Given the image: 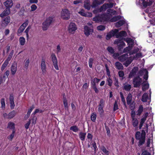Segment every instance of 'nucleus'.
<instances>
[{
    "mask_svg": "<svg viewBox=\"0 0 155 155\" xmlns=\"http://www.w3.org/2000/svg\"><path fill=\"white\" fill-rule=\"evenodd\" d=\"M113 6L112 3L109 4H104L100 8L99 12H101L102 11L106 10L107 8V6L109 7V8H112Z\"/></svg>",
    "mask_w": 155,
    "mask_h": 155,
    "instance_id": "16",
    "label": "nucleus"
},
{
    "mask_svg": "<svg viewBox=\"0 0 155 155\" xmlns=\"http://www.w3.org/2000/svg\"><path fill=\"white\" fill-rule=\"evenodd\" d=\"M110 18L108 15L105 13L98 14L93 18V21L95 22H104L108 21Z\"/></svg>",
    "mask_w": 155,
    "mask_h": 155,
    "instance_id": "2",
    "label": "nucleus"
},
{
    "mask_svg": "<svg viewBox=\"0 0 155 155\" xmlns=\"http://www.w3.org/2000/svg\"><path fill=\"white\" fill-rule=\"evenodd\" d=\"M37 120V118L35 116L33 117L31 119L32 120V124H35L36 123V120Z\"/></svg>",
    "mask_w": 155,
    "mask_h": 155,
    "instance_id": "63",
    "label": "nucleus"
},
{
    "mask_svg": "<svg viewBox=\"0 0 155 155\" xmlns=\"http://www.w3.org/2000/svg\"><path fill=\"white\" fill-rule=\"evenodd\" d=\"M144 71H146L147 73L148 71L146 69H143V70H140L138 72V74L141 75H142Z\"/></svg>",
    "mask_w": 155,
    "mask_h": 155,
    "instance_id": "61",
    "label": "nucleus"
},
{
    "mask_svg": "<svg viewBox=\"0 0 155 155\" xmlns=\"http://www.w3.org/2000/svg\"><path fill=\"white\" fill-rule=\"evenodd\" d=\"M10 20V17L9 16H8L5 18L3 20L2 24H4L5 26H7L9 23Z\"/></svg>",
    "mask_w": 155,
    "mask_h": 155,
    "instance_id": "21",
    "label": "nucleus"
},
{
    "mask_svg": "<svg viewBox=\"0 0 155 155\" xmlns=\"http://www.w3.org/2000/svg\"><path fill=\"white\" fill-rule=\"evenodd\" d=\"M118 74L119 77L122 78H123V77L124 76V71H119L118 72Z\"/></svg>",
    "mask_w": 155,
    "mask_h": 155,
    "instance_id": "60",
    "label": "nucleus"
},
{
    "mask_svg": "<svg viewBox=\"0 0 155 155\" xmlns=\"http://www.w3.org/2000/svg\"><path fill=\"white\" fill-rule=\"evenodd\" d=\"M139 69L137 67H134L130 72L128 75V78L130 79L134 77L136 74L137 72Z\"/></svg>",
    "mask_w": 155,
    "mask_h": 155,
    "instance_id": "11",
    "label": "nucleus"
},
{
    "mask_svg": "<svg viewBox=\"0 0 155 155\" xmlns=\"http://www.w3.org/2000/svg\"><path fill=\"white\" fill-rule=\"evenodd\" d=\"M105 66L106 69V71L107 75L108 76V77H111L110 72L107 65V64H106L105 65Z\"/></svg>",
    "mask_w": 155,
    "mask_h": 155,
    "instance_id": "48",
    "label": "nucleus"
},
{
    "mask_svg": "<svg viewBox=\"0 0 155 155\" xmlns=\"http://www.w3.org/2000/svg\"><path fill=\"white\" fill-rule=\"evenodd\" d=\"M116 68L119 70H123V69L124 67L122 64L119 62H116L115 63V64Z\"/></svg>",
    "mask_w": 155,
    "mask_h": 155,
    "instance_id": "22",
    "label": "nucleus"
},
{
    "mask_svg": "<svg viewBox=\"0 0 155 155\" xmlns=\"http://www.w3.org/2000/svg\"><path fill=\"white\" fill-rule=\"evenodd\" d=\"M19 41L21 45H23L25 44V39L24 37H20L19 39Z\"/></svg>",
    "mask_w": 155,
    "mask_h": 155,
    "instance_id": "43",
    "label": "nucleus"
},
{
    "mask_svg": "<svg viewBox=\"0 0 155 155\" xmlns=\"http://www.w3.org/2000/svg\"><path fill=\"white\" fill-rule=\"evenodd\" d=\"M127 35V33L125 31H122L120 32H118L116 35V38H118L120 37L125 36Z\"/></svg>",
    "mask_w": 155,
    "mask_h": 155,
    "instance_id": "18",
    "label": "nucleus"
},
{
    "mask_svg": "<svg viewBox=\"0 0 155 155\" xmlns=\"http://www.w3.org/2000/svg\"><path fill=\"white\" fill-rule=\"evenodd\" d=\"M146 133L144 130H141V133L138 131H137L135 134V137L137 140H138L139 142L138 145L140 147L141 146L143 145L145 142Z\"/></svg>",
    "mask_w": 155,
    "mask_h": 155,
    "instance_id": "1",
    "label": "nucleus"
},
{
    "mask_svg": "<svg viewBox=\"0 0 155 155\" xmlns=\"http://www.w3.org/2000/svg\"><path fill=\"white\" fill-rule=\"evenodd\" d=\"M97 115L95 112L92 113L91 116V120L93 122H95L96 119Z\"/></svg>",
    "mask_w": 155,
    "mask_h": 155,
    "instance_id": "34",
    "label": "nucleus"
},
{
    "mask_svg": "<svg viewBox=\"0 0 155 155\" xmlns=\"http://www.w3.org/2000/svg\"><path fill=\"white\" fill-rule=\"evenodd\" d=\"M25 68L27 69L30 63V60L28 58L25 61Z\"/></svg>",
    "mask_w": 155,
    "mask_h": 155,
    "instance_id": "49",
    "label": "nucleus"
},
{
    "mask_svg": "<svg viewBox=\"0 0 155 155\" xmlns=\"http://www.w3.org/2000/svg\"><path fill=\"white\" fill-rule=\"evenodd\" d=\"M121 18V16L120 15L113 16L110 19V21L111 22H114L117 21Z\"/></svg>",
    "mask_w": 155,
    "mask_h": 155,
    "instance_id": "25",
    "label": "nucleus"
},
{
    "mask_svg": "<svg viewBox=\"0 0 155 155\" xmlns=\"http://www.w3.org/2000/svg\"><path fill=\"white\" fill-rule=\"evenodd\" d=\"M86 133H84L82 132L79 133V136L80 140L82 141H84L85 140Z\"/></svg>",
    "mask_w": 155,
    "mask_h": 155,
    "instance_id": "30",
    "label": "nucleus"
},
{
    "mask_svg": "<svg viewBox=\"0 0 155 155\" xmlns=\"http://www.w3.org/2000/svg\"><path fill=\"white\" fill-rule=\"evenodd\" d=\"M132 125L134 127H137L138 125V121L137 118L134 119V120L132 119Z\"/></svg>",
    "mask_w": 155,
    "mask_h": 155,
    "instance_id": "31",
    "label": "nucleus"
},
{
    "mask_svg": "<svg viewBox=\"0 0 155 155\" xmlns=\"http://www.w3.org/2000/svg\"><path fill=\"white\" fill-rule=\"evenodd\" d=\"M119 31L117 29H115L114 30H112L108 33L106 36V39L107 40H110L111 38L114 36H116V34Z\"/></svg>",
    "mask_w": 155,
    "mask_h": 155,
    "instance_id": "6",
    "label": "nucleus"
},
{
    "mask_svg": "<svg viewBox=\"0 0 155 155\" xmlns=\"http://www.w3.org/2000/svg\"><path fill=\"white\" fill-rule=\"evenodd\" d=\"M114 85L117 88H118L119 87L118 79L115 77H114Z\"/></svg>",
    "mask_w": 155,
    "mask_h": 155,
    "instance_id": "40",
    "label": "nucleus"
},
{
    "mask_svg": "<svg viewBox=\"0 0 155 155\" xmlns=\"http://www.w3.org/2000/svg\"><path fill=\"white\" fill-rule=\"evenodd\" d=\"M4 5L6 8H11L13 5V3L12 0H8L4 2Z\"/></svg>",
    "mask_w": 155,
    "mask_h": 155,
    "instance_id": "19",
    "label": "nucleus"
},
{
    "mask_svg": "<svg viewBox=\"0 0 155 155\" xmlns=\"http://www.w3.org/2000/svg\"><path fill=\"white\" fill-rule=\"evenodd\" d=\"M14 53V51L13 50H12L11 52L9 54L7 58L5 60L9 62V61L11 60V59L12 58Z\"/></svg>",
    "mask_w": 155,
    "mask_h": 155,
    "instance_id": "37",
    "label": "nucleus"
},
{
    "mask_svg": "<svg viewBox=\"0 0 155 155\" xmlns=\"http://www.w3.org/2000/svg\"><path fill=\"white\" fill-rule=\"evenodd\" d=\"M104 99L102 98L101 99L99 104L98 106V107H104Z\"/></svg>",
    "mask_w": 155,
    "mask_h": 155,
    "instance_id": "52",
    "label": "nucleus"
},
{
    "mask_svg": "<svg viewBox=\"0 0 155 155\" xmlns=\"http://www.w3.org/2000/svg\"><path fill=\"white\" fill-rule=\"evenodd\" d=\"M15 132V130H12V133L11 134V135H10V136L8 137V138L9 139L12 140L14 137Z\"/></svg>",
    "mask_w": 155,
    "mask_h": 155,
    "instance_id": "45",
    "label": "nucleus"
},
{
    "mask_svg": "<svg viewBox=\"0 0 155 155\" xmlns=\"http://www.w3.org/2000/svg\"><path fill=\"white\" fill-rule=\"evenodd\" d=\"M148 97L147 93H144L142 96L141 99V101L144 102H146L148 98Z\"/></svg>",
    "mask_w": 155,
    "mask_h": 155,
    "instance_id": "28",
    "label": "nucleus"
},
{
    "mask_svg": "<svg viewBox=\"0 0 155 155\" xmlns=\"http://www.w3.org/2000/svg\"><path fill=\"white\" fill-rule=\"evenodd\" d=\"M105 0H93L91 4V7L95 8L97 7L99 5L103 4Z\"/></svg>",
    "mask_w": 155,
    "mask_h": 155,
    "instance_id": "10",
    "label": "nucleus"
},
{
    "mask_svg": "<svg viewBox=\"0 0 155 155\" xmlns=\"http://www.w3.org/2000/svg\"><path fill=\"white\" fill-rule=\"evenodd\" d=\"M128 56V54L126 53L120 56L118 58V59L120 61L122 62H124L129 58Z\"/></svg>",
    "mask_w": 155,
    "mask_h": 155,
    "instance_id": "14",
    "label": "nucleus"
},
{
    "mask_svg": "<svg viewBox=\"0 0 155 155\" xmlns=\"http://www.w3.org/2000/svg\"><path fill=\"white\" fill-rule=\"evenodd\" d=\"M91 7V5H90V2L88 1H85L84 3V7L85 9L89 10Z\"/></svg>",
    "mask_w": 155,
    "mask_h": 155,
    "instance_id": "23",
    "label": "nucleus"
},
{
    "mask_svg": "<svg viewBox=\"0 0 155 155\" xmlns=\"http://www.w3.org/2000/svg\"><path fill=\"white\" fill-rule=\"evenodd\" d=\"M132 60L129 58L127 59L124 62L123 64V65L125 67H127L132 62Z\"/></svg>",
    "mask_w": 155,
    "mask_h": 155,
    "instance_id": "32",
    "label": "nucleus"
},
{
    "mask_svg": "<svg viewBox=\"0 0 155 155\" xmlns=\"http://www.w3.org/2000/svg\"><path fill=\"white\" fill-rule=\"evenodd\" d=\"M110 77H108V78H107L106 80L107 84L110 87L112 86L113 83V80Z\"/></svg>",
    "mask_w": 155,
    "mask_h": 155,
    "instance_id": "36",
    "label": "nucleus"
},
{
    "mask_svg": "<svg viewBox=\"0 0 155 155\" xmlns=\"http://www.w3.org/2000/svg\"><path fill=\"white\" fill-rule=\"evenodd\" d=\"M93 29L87 26H85L84 27V32L85 35L87 37H88L90 35V33L93 32Z\"/></svg>",
    "mask_w": 155,
    "mask_h": 155,
    "instance_id": "12",
    "label": "nucleus"
},
{
    "mask_svg": "<svg viewBox=\"0 0 155 155\" xmlns=\"http://www.w3.org/2000/svg\"><path fill=\"white\" fill-rule=\"evenodd\" d=\"M53 16H50L47 18L46 20L42 23V29L44 31L47 30L50 25L52 23L53 18Z\"/></svg>",
    "mask_w": 155,
    "mask_h": 155,
    "instance_id": "3",
    "label": "nucleus"
},
{
    "mask_svg": "<svg viewBox=\"0 0 155 155\" xmlns=\"http://www.w3.org/2000/svg\"><path fill=\"white\" fill-rule=\"evenodd\" d=\"M10 13V8H6V9L0 15V16L1 18L8 15Z\"/></svg>",
    "mask_w": 155,
    "mask_h": 155,
    "instance_id": "15",
    "label": "nucleus"
},
{
    "mask_svg": "<svg viewBox=\"0 0 155 155\" xmlns=\"http://www.w3.org/2000/svg\"><path fill=\"white\" fill-rule=\"evenodd\" d=\"M70 130L74 132H76L79 130V129L77 126L74 125L71 126L70 128Z\"/></svg>",
    "mask_w": 155,
    "mask_h": 155,
    "instance_id": "33",
    "label": "nucleus"
},
{
    "mask_svg": "<svg viewBox=\"0 0 155 155\" xmlns=\"http://www.w3.org/2000/svg\"><path fill=\"white\" fill-rule=\"evenodd\" d=\"M94 61V59L93 58H90L89 60V66L90 68H92L93 62Z\"/></svg>",
    "mask_w": 155,
    "mask_h": 155,
    "instance_id": "50",
    "label": "nucleus"
},
{
    "mask_svg": "<svg viewBox=\"0 0 155 155\" xmlns=\"http://www.w3.org/2000/svg\"><path fill=\"white\" fill-rule=\"evenodd\" d=\"M101 150L106 155H109V152L107 150L105 147L103 146L101 148Z\"/></svg>",
    "mask_w": 155,
    "mask_h": 155,
    "instance_id": "41",
    "label": "nucleus"
},
{
    "mask_svg": "<svg viewBox=\"0 0 155 155\" xmlns=\"http://www.w3.org/2000/svg\"><path fill=\"white\" fill-rule=\"evenodd\" d=\"M142 80L139 76L135 77L133 79V84L134 87L135 88L139 87L141 85Z\"/></svg>",
    "mask_w": 155,
    "mask_h": 155,
    "instance_id": "4",
    "label": "nucleus"
},
{
    "mask_svg": "<svg viewBox=\"0 0 155 155\" xmlns=\"http://www.w3.org/2000/svg\"><path fill=\"white\" fill-rule=\"evenodd\" d=\"M125 44L124 41H121L118 46V49L119 51H121L123 49V47L125 46Z\"/></svg>",
    "mask_w": 155,
    "mask_h": 155,
    "instance_id": "26",
    "label": "nucleus"
},
{
    "mask_svg": "<svg viewBox=\"0 0 155 155\" xmlns=\"http://www.w3.org/2000/svg\"><path fill=\"white\" fill-rule=\"evenodd\" d=\"M1 108L3 109H4L5 107V99L4 98H2L1 99Z\"/></svg>",
    "mask_w": 155,
    "mask_h": 155,
    "instance_id": "42",
    "label": "nucleus"
},
{
    "mask_svg": "<svg viewBox=\"0 0 155 155\" xmlns=\"http://www.w3.org/2000/svg\"><path fill=\"white\" fill-rule=\"evenodd\" d=\"M127 103L128 104H130L132 100V96L130 95V94H128L127 98Z\"/></svg>",
    "mask_w": 155,
    "mask_h": 155,
    "instance_id": "47",
    "label": "nucleus"
},
{
    "mask_svg": "<svg viewBox=\"0 0 155 155\" xmlns=\"http://www.w3.org/2000/svg\"><path fill=\"white\" fill-rule=\"evenodd\" d=\"M31 7V11H35L37 8V6L35 4H33Z\"/></svg>",
    "mask_w": 155,
    "mask_h": 155,
    "instance_id": "62",
    "label": "nucleus"
},
{
    "mask_svg": "<svg viewBox=\"0 0 155 155\" xmlns=\"http://www.w3.org/2000/svg\"><path fill=\"white\" fill-rule=\"evenodd\" d=\"M9 71L8 70H7L5 73L4 75L2 77L3 78H7L9 75Z\"/></svg>",
    "mask_w": 155,
    "mask_h": 155,
    "instance_id": "57",
    "label": "nucleus"
},
{
    "mask_svg": "<svg viewBox=\"0 0 155 155\" xmlns=\"http://www.w3.org/2000/svg\"><path fill=\"white\" fill-rule=\"evenodd\" d=\"M25 29V28L23 26H22L21 25L19 27L18 30V33L19 34L21 33L22 32H23Z\"/></svg>",
    "mask_w": 155,
    "mask_h": 155,
    "instance_id": "51",
    "label": "nucleus"
},
{
    "mask_svg": "<svg viewBox=\"0 0 155 155\" xmlns=\"http://www.w3.org/2000/svg\"><path fill=\"white\" fill-rule=\"evenodd\" d=\"M141 155H151L150 153L148 152L147 150H144L143 151L142 154Z\"/></svg>",
    "mask_w": 155,
    "mask_h": 155,
    "instance_id": "64",
    "label": "nucleus"
},
{
    "mask_svg": "<svg viewBox=\"0 0 155 155\" xmlns=\"http://www.w3.org/2000/svg\"><path fill=\"white\" fill-rule=\"evenodd\" d=\"M78 13L83 16L86 17L87 16V14L84 12V11L83 9L81 11L79 12Z\"/></svg>",
    "mask_w": 155,
    "mask_h": 155,
    "instance_id": "54",
    "label": "nucleus"
},
{
    "mask_svg": "<svg viewBox=\"0 0 155 155\" xmlns=\"http://www.w3.org/2000/svg\"><path fill=\"white\" fill-rule=\"evenodd\" d=\"M17 70V64L16 63H12L11 66V74L14 75L16 73Z\"/></svg>",
    "mask_w": 155,
    "mask_h": 155,
    "instance_id": "13",
    "label": "nucleus"
},
{
    "mask_svg": "<svg viewBox=\"0 0 155 155\" xmlns=\"http://www.w3.org/2000/svg\"><path fill=\"white\" fill-rule=\"evenodd\" d=\"M51 57L54 68L56 70H58L59 68L58 66V62L55 55L54 53H52L51 55Z\"/></svg>",
    "mask_w": 155,
    "mask_h": 155,
    "instance_id": "7",
    "label": "nucleus"
},
{
    "mask_svg": "<svg viewBox=\"0 0 155 155\" xmlns=\"http://www.w3.org/2000/svg\"><path fill=\"white\" fill-rule=\"evenodd\" d=\"M16 112L15 110H13L8 114L7 119H10L13 118L16 115Z\"/></svg>",
    "mask_w": 155,
    "mask_h": 155,
    "instance_id": "20",
    "label": "nucleus"
},
{
    "mask_svg": "<svg viewBox=\"0 0 155 155\" xmlns=\"http://www.w3.org/2000/svg\"><path fill=\"white\" fill-rule=\"evenodd\" d=\"M9 101L11 105V108L12 109L14 108L15 106V103L14 102V97L12 94L10 95Z\"/></svg>",
    "mask_w": 155,
    "mask_h": 155,
    "instance_id": "17",
    "label": "nucleus"
},
{
    "mask_svg": "<svg viewBox=\"0 0 155 155\" xmlns=\"http://www.w3.org/2000/svg\"><path fill=\"white\" fill-rule=\"evenodd\" d=\"M61 17L64 20H67L70 18L69 11L67 9H63L61 13Z\"/></svg>",
    "mask_w": 155,
    "mask_h": 155,
    "instance_id": "5",
    "label": "nucleus"
},
{
    "mask_svg": "<svg viewBox=\"0 0 155 155\" xmlns=\"http://www.w3.org/2000/svg\"><path fill=\"white\" fill-rule=\"evenodd\" d=\"M143 110V107L142 105H141L139 107L138 110L137 112V115H140Z\"/></svg>",
    "mask_w": 155,
    "mask_h": 155,
    "instance_id": "38",
    "label": "nucleus"
},
{
    "mask_svg": "<svg viewBox=\"0 0 155 155\" xmlns=\"http://www.w3.org/2000/svg\"><path fill=\"white\" fill-rule=\"evenodd\" d=\"M77 29L76 25L75 23L71 22L68 27V30L69 33L73 34Z\"/></svg>",
    "mask_w": 155,
    "mask_h": 155,
    "instance_id": "8",
    "label": "nucleus"
},
{
    "mask_svg": "<svg viewBox=\"0 0 155 155\" xmlns=\"http://www.w3.org/2000/svg\"><path fill=\"white\" fill-rule=\"evenodd\" d=\"M34 108V105H33L31 106V107L30 108L28 109V111L27 112V114H26V116L28 118L29 117L31 112L32 111L33 109Z\"/></svg>",
    "mask_w": 155,
    "mask_h": 155,
    "instance_id": "39",
    "label": "nucleus"
},
{
    "mask_svg": "<svg viewBox=\"0 0 155 155\" xmlns=\"http://www.w3.org/2000/svg\"><path fill=\"white\" fill-rule=\"evenodd\" d=\"M9 63V62L5 60L4 63L2 64L1 67V70L3 71L7 67Z\"/></svg>",
    "mask_w": 155,
    "mask_h": 155,
    "instance_id": "35",
    "label": "nucleus"
},
{
    "mask_svg": "<svg viewBox=\"0 0 155 155\" xmlns=\"http://www.w3.org/2000/svg\"><path fill=\"white\" fill-rule=\"evenodd\" d=\"M41 66L42 74L44 75L46 74L47 67L45 60L44 58L41 59Z\"/></svg>",
    "mask_w": 155,
    "mask_h": 155,
    "instance_id": "9",
    "label": "nucleus"
},
{
    "mask_svg": "<svg viewBox=\"0 0 155 155\" xmlns=\"http://www.w3.org/2000/svg\"><path fill=\"white\" fill-rule=\"evenodd\" d=\"M123 89L126 91H130L131 88V86L130 84H124Z\"/></svg>",
    "mask_w": 155,
    "mask_h": 155,
    "instance_id": "24",
    "label": "nucleus"
},
{
    "mask_svg": "<svg viewBox=\"0 0 155 155\" xmlns=\"http://www.w3.org/2000/svg\"><path fill=\"white\" fill-rule=\"evenodd\" d=\"M125 23V21L123 20H121L116 23V26L119 28Z\"/></svg>",
    "mask_w": 155,
    "mask_h": 155,
    "instance_id": "27",
    "label": "nucleus"
},
{
    "mask_svg": "<svg viewBox=\"0 0 155 155\" xmlns=\"http://www.w3.org/2000/svg\"><path fill=\"white\" fill-rule=\"evenodd\" d=\"M7 128L10 129L15 130V124L12 122H9L8 123Z\"/></svg>",
    "mask_w": 155,
    "mask_h": 155,
    "instance_id": "29",
    "label": "nucleus"
},
{
    "mask_svg": "<svg viewBox=\"0 0 155 155\" xmlns=\"http://www.w3.org/2000/svg\"><path fill=\"white\" fill-rule=\"evenodd\" d=\"M118 105L117 103V102L116 101L114 103V108H113V111H115L118 110Z\"/></svg>",
    "mask_w": 155,
    "mask_h": 155,
    "instance_id": "55",
    "label": "nucleus"
},
{
    "mask_svg": "<svg viewBox=\"0 0 155 155\" xmlns=\"http://www.w3.org/2000/svg\"><path fill=\"white\" fill-rule=\"evenodd\" d=\"M105 127L107 131V135L110 136V130L109 128L106 125V124L105 123Z\"/></svg>",
    "mask_w": 155,
    "mask_h": 155,
    "instance_id": "58",
    "label": "nucleus"
},
{
    "mask_svg": "<svg viewBox=\"0 0 155 155\" xmlns=\"http://www.w3.org/2000/svg\"><path fill=\"white\" fill-rule=\"evenodd\" d=\"M120 94L122 101L123 102L124 104L126 105L125 99L123 96V93L121 92H120Z\"/></svg>",
    "mask_w": 155,
    "mask_h": 155,
    "instance_id": "53",
    "label": "nucleus"
},
{
    "mask_svg": "<svg viewBox=\"0 0 155 155\" xmlns=\"http://www.w3.org/2000/svg\"><path fill=\"white\" fill-rule=\"evenodd\" d=\"M105 29V26L102 25L98 26L97 27V29L100 31H103Z\"/></svg>",
    "mask_w": 155,
    "mask_h": 155,
    "instance_id": "56",
    "label": "nucleus"
},
{
    "mask_svg": "<svg viewBox=\"0 0 155 155\" xmlns=\"http://www.w3.org/2000/svg\"><path fill=\"white\" fill-rule=\"evenodd\" d=\"M31 123V120H29L27 123L25 125V127L26 129H28L29 128V127Z\"/></svg>",
    "mask_w": 155,
    "mask_h": 155,
    "instance_id": "59",
    "label": "nucleus"
},
{
    "mask_svg": "<svg viewBox=\"0 0 155 155\" xmlns=\"http://www.w3.org/2000/svg\"><path fill=\"white\" fill-rule=\"evenodd\" d=\"M149 88V84L148 83L145 84L142 86V89L143 91H145Z\"/></svg>",
    "mask_w": 155,
    "mask_h": 155,
    "instance_id": "46",
    "label": "nucleus"
},
{
    "mask_svg": "<svg viewBox=\"0 0 155 155\" xmlns=\"http://www.w3.org/2000/svg\"><path fill=\"white\" fill-rule=\"evenodd\" d=\"M107 50L110 54H112L114 53L115 52L114 49L111 47H108Z\"/></svg>",
    "mask_w": 155,
    "mask_h": 155,
    "instance_id": "44",
    "label": "nucleus"
}]
</instances>
